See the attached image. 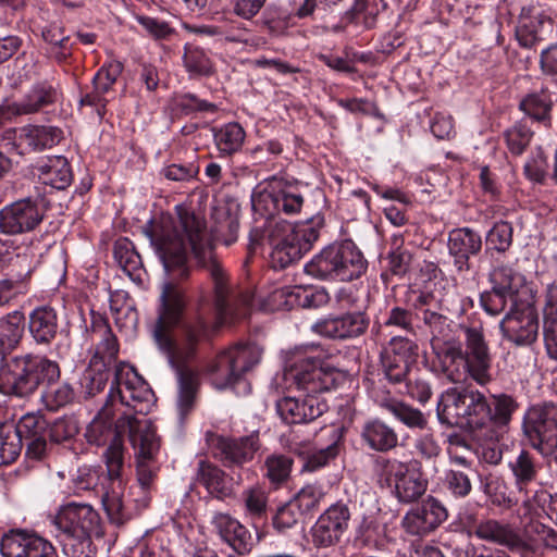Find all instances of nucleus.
I'll use <instances>...</instances> for the list:
<instances>
[{
    "label": "nucleus",
    "instance_id": "obj_1",
    "mask_svg": "<svg viewBox=\"0 0 557 557\" xmlns=\"http://www.w3.org/2000/svg\"><path fill=\"white\" fill-rule=\"evenodd\" d=\"M151 243L160 257L165 272L172 280L185 278L189 274L187 267V246L199 268L206 269L214 284V307L207 305L206 296H200L195 313L183 325L181 342L173 338V330L178 324L185 308L182 292L173 282L163 284L160 295L161 306L158 319L152 327V338L159 350L168 358L175 370L178 384L177 409L181 419L193 409L198 375L191 361L198 344L208 338L211 331L222 324L231 310L225 274L221 268L211 236L202 219L188 211H180L177 220L162 218L151 232Z\"/></svg>",
    "mask_w": 557,
    "mask_h": 557
},
{
    "label": "nucleus",
    "instance_id": "obj_2",
    "mask_svg": "<svg viewBox=\"0 0 557 557\" xmlns=\"http://www.w3.org/2000/svg\"><path fill=\"white\" fill-rule=\"evenodd\" d=\"M153 397L148 383L126 362L115 367L107 403L87 426L85 437L89 444L108 445L103 453L109 485L102 495L103 508L111 522L122 524L132 512L125 499L123 480L124 449L123 434L139 431L143 421H150L145 416L136 417L131 410L144 413Z\"/></svg>",
    "mask_w": 557,
    "mask_h": 557
},
{
    "label": "nucleus",
    "instance_id": "obj_3",
    "mask_svg": "<svg viewBox=\"0 0 557 557\" xmlns=\"http://www.w3.org/2000/svg\"><path fill=\"white\" fill-rule=\"evenodd\" d=\"M418 319L429 327L433 335L431 341L435 363L440 372L454 383L470 377L476 384L484 386L493 380V356L481 324L459 325L463 335V349L457 341H441L447 327V318L436 311L423 309Z\"/></svg>",
    "mask_w": 557,
    "mask_h": 557
},
{
    "label": "nucleus",
    "instance_id": "obj_4",
    "mask_svg": "<svg viewBox=\"0 0 557 557\" xmlns=\"http://www.w3.org/2000/svg\"><path fill=\"white\" fill-rule=\"evenodd\" d=\"M284 379L302 395L283 397L276 401V412L287 424L307 423L319 418L327 409L319 396L330 388L333 379L322 368L319 359L295 354L288 360Z\"/></svg>",
    "mask_w": 557,
    "mask_h": 557
},
{
    "label": "nucleus",
    "instance_id": "obj_5",
    "mask_svg": "<svg viewBox=\"0 0 557 557\" xmlns=\"http://www.w3.org/2000/svg\"><path fill=\"white\" fill-rule=\"evenodd\" d=\"M474 534L483 541L505 546L520 557H539L540 547L536 541L557 550V532L534 519L523 523L522 532L510 523L486 519L475 525Z\"/></svg>",
    "mask_w": 557,
    "mask_h": 557
},
{
    "label": "nucleus",
    "instance_id": "obj_6",
    "mask_svg": "<svg viewBox=\"0 0 557 557\" xmlns=\"http://www.w3.org/2000/svg\"><path fill=\"white\" fill-rule=\"evenodd\" d=\"M323 225L324 219L320 214L297 225L284 221L271 223L268 239L273 265L284 269L299 260L318 240Z\"/></svg>",
    "mask_w": 557,
    "mask_h": 557
},
{
    "label": "nucleus",
    "instance_id": "obj_7",
    "mask_svg": "<svg viewBox=\"0 0 557 557\" xmlns=\"http://www.w3.org/2000/svg\"><path fill=\"white\" fill-rule=\"evenodd\" d=\"M54 524L64 536V549L73 557H89L91 539L103 536L100 516L89 504L62 506Z\"/></svg>",
    "mask_w": 557,
    "mask_h": 557
},
{
    "label": "nucleus",
    "instance_id": "obj_8",
    "mask_svg": "<svg viewBox=\"0 0 557 557\" xmlns=\"http://www.w3.org/2000/svg\"><path fill=\"white\" fill-rule=\"evenodd\" d=\"M436 411L441 423L471 430L484 426L491 418L484 394L469 387L447 388L440 396Z\"/></svg>",
    "mask_w": 557,
    "mask_h": 557
},
{
    "label": "nucleus",
    "instance_id": "obj_9",
    "mask_svg": "<svg viewBox=\"0 0 557 557\" xmlns=\"http://www.w3.org/2000/svg\"><path fill=\"white\" fill-rule=\"evenodd\" d=\"M368 261L351 240L333 243L306 264V272L321 280L349 282L363 275Z\"/></svg>",
    "mask_w": 557,
    "mask_h": 557
},
{
    "label": "nucleus",
    "instance_id": "obj_10",
    "mask_svg": "<svg viewBox=\"0 0 557 557\" xmlns=\"http://www.w3.org/2000/svg\"><path fill=\"white\" fill-rule=\"evenodd\" d=\"M263 349L255 344H238L221 352L211 367V382L218 389L232 387L239 395L251 389L245 374L261 360Z\"/></svg>",
    "mask_w": 557,
    "mask_h": 557
},
{
    "label": "nucleus",
    "instance_id": "obj_11",
    "mask_svg": "<svg viewBox=\"0 0 557 557\" xmlns=\"http://www.w3.org/2000/svg\"><path fill=\"white\" fill-rule=\"evenodd\" d=\"M90 338L95 350L84 373L83 385L89 396L104 389L109 380V367L116 360L119 344L108 322L101 317L92 320Z\"/></svg>",
    "mask_w": 557,
    "mask_h": 557
},
{
    "label": "nucleus",
    "instance_id": "obj_12",
    "mask_svg": "<svg viewBox=\"0 0 557 557\" xmlns=\"http://www.w3.org/2000/svg\"><path fill=\"white\" fill-rule=\"evenodd\" d=\"M305 199L300 185L289 183L283 180H272V182L262 190L256 191L251 196V206L256 213L260 214L271 224L276 213L294 215L300 212ZM275 222L272 221V225Z\"/></svg>",
    "mask_w": 557,
    "mask_h": 557
},
{
    "label": "nucleus",
    "instance_id": "obj_13",
    "mask_svg": "<svg viewBox=\"0 0 557 557\" xmlns=\"http://www.w3.org/2000/svg\"><path fill=\"white\" fill-rule=\"evenodd\" d=\"M139 431L132 432V445L137 458V487L140 490V497L134 499L138 506L147 507L150 502V491L157 478L158 467L153 462L159 451L160 441L156 434L151 421H143Z\"/></svg>",
    "mask_w": 557,
    "mask_h": 557
},
{
    "label": "nucleus",
    "instance_id": "obj_14",
    "mask_svg": "<svg viewBox=\"0 0 557 557\" xmlns=\"http://www.w3.org/2000/svg\"><path fill=\"white\" fill-rule=\"evenodd\" d=\"M524 436L543 457L557 448V405L545 403L531 407L522 422Z\"/></svg>",
    "mask_w": 557,
    "mask_h": 557
},
{
    "label": "nucleus",
    "instance_id": "obj_15",
    "mask_svg": "<svg viewBox=\"0 0 557 557\" xmlns=\"http://www.w3.org/2000/svg\"><path fill=\"white\" fill-rule=\"evenodd\" d=\"M380 475L401 503L418 500L426 491L428 482L421 472L411 465L397 459H385L381 462Z\"/></svg>",
    "mask_w": 557,
    "mask_h": 557
},
{
    "label": "nucleus",
    "instance_id": "obj_16",
    "mask_svg": "<svg viewBox=\"0 0 557 557\" xmlns=\"http://www.w3.org/2000/svg\"><path fill=\"white\" fill-rule=\"evenodd\" d=\"M45 216L38 200L24 198L0 209V234L18 235L34 231Z\"/></svg>",
    "mask_w": 557,
    "mask_h": 557
},
{
    "label": "nucleus",
    "instance_id": "obj_17",
    "mask_svg": "<svg viewBox=\"0 0 557 557\" xmlns=\"http://www.w3.org/2000/svg\"><path fill=\"white\" fill-rule=\"evenodd\" d=\"M260 447L258 432L240 437L215 436L212 441L214 457L228 469L243 468L252 461Z\"/></svg>",
    "mask_w": 557,
    "mask_h": 557
},
{
    "label": "nucleus",
    "instance_id": "obj_18",
    "mask_svg": "<svg viewBox=\"0 0 557 557\" xmlns=\"http://www.w3.org/2000/svg\"><path fill=\"white\" fill-rule=\"evenodd\" d=\"M539 326L537 311L532 305L511 308L499 322L503 337L517 346L533 344L539 335Z\"/></svg>",
    "mask_w": 557,
    "mask_h": 557
},
{
    "label": "nucleus",
    "instance_id": "obj_19",
    "mask_svg": "<svg viewBox=\"0 0 557 557\" xmlns=\"http://www.w3.org/2000/svg\"><path fill=\"white\" fill-rule=\"evenodd\" d=\"M350 510L342 502L331 505L312 525L310 533L317 547H330L337 544L348 529Z\"/></svg>",
    "mask_w": 557,
    "mask_h": 557
},
{
    "label": "nucleus",
    "instance_id": "obj_20",
    "mask_svg": "<svg viewBox=\"0 0 557 557\" xmlns=\"http://www.w3.org/2000/svg\"><path fill=\"white\" fill-rule=\"evenodd\" d=\"M35 392L32 354L9 359L0 369V393L26 397Z\"/></svg>",
    "mask_w": 557,
    "mask_h": 557
},
{
    "label": "nucleus",
    "instance_id": "obj_21",
    "mask_svg": "<svg viewBox=\"0 0 557 557\" xmlns=\"http://www.w3.org/2000/svg\"><path fill=\"white\" fill-rule=\"evenodd\" d=\"M3 557H57L55 548L46 539L25 530H11L0 543Z\"/></svg>",
    "mask_w": 557,
    "mask_h": 557
},
{
    "label": "nucleus",
    "instance_id": "obj_22",
    "mask_svg": "<svg viewBox=\"0 0 557 557\" xmlns=\"http://www.w3.org/2000/svg\"><path fill=\"white\" fill-rule=\"evenodd\" d=\"M369 324L370 319L364 312L354 311L319 320L311 331L332 339H351L363 335Z\"/></svg>",
    "mask_w": 557,
    "mask_h": 557
},
{
    "label": "nucleus",
    "instance_id": "obj_23",
    "mask_svg": "<svg viewBox=\"0 0 557 557\" xmlns=\"http://www.w3.org/2000/svg\"><path fill=\"white\" fill-rule=\"evenodd\" d=\"M508 469L512 474L516 490L525 496V499L522 502V516L527 517L532 510V504L529 498V487L537 482L543 465L535 454L522 448L508 461Z\"/></svg>",
    "mask_w": 557,
    "mask_h": 557
},
{
    "label": "nucleus",
    "instance_id": "obj_24",
    "mask_svg": "<svg viewBox=\"0 0 557 557\" xmlns=\"http://www.w3.org/2000/svg\"><path fill=\"white\" fill-rule=\"evenodd\" d=\"M62 131L50 125H26L20 128H11L7 132V139H13V146L17 153L25 154L29 151H40L59 144L62 139Z\"/></svg>",
    "mask_w": 557,
    "mask_h": 557
},
{
    "label": "nucleus",
    "instance_id": "obj_25",
    "mask_svg": "<svg viewBox=\"0 0 557 557\" xmlns=\"http://www.w3.org/2000/svg\"><path fill=\"white\" fill-rule=\"evenodd\" d=\"M446 519V508L436 498L429 497L421 506L407 512L401 524L407 533L421 536L434 531Z\"/></svg>",
    "mask_w": 557,
    "mask_h": 557
},
{
    "label": "nucleus",
    "instance_id": "obj_26",
    "mask_svg": "<svg viewBox=\"0 0 557 557\" xmlns=\"http://www.w3.org/2000/svg\"><path fill=\"white\" fill-rule=\"evenodd\" d=\"M553 20L533 7H523L516 27V38L523 48L531 49L546 39L553 29Z\"/></svg>",
    "mask_w": 557,
    "mask_h": 557
},
{
    "label": "nucleus",
    "instance_id": "obj_27",
    "mask_svg": "<svg viewBox=\"0 0 557 557\" xmlns=\"http://www.w3.org/2000/svg\"><path fill=\"white\" fill-rule=\"evenodd\" d=\"M447 248L455 268L459 272L469 271L470 258L482 249V237L470 227L454 228L448 233Z\"/></svg>",
    "mask_w": 557,
    "mask_h": 557
},
{
    "label": "nucleus",
    "instance_id": "obj_28",
    "mask_svg": "<svg viewBox=\"0 0 557 557\" xmlns=\"http://www.w3.org/2000/svg\"><path fill=\"white\" fill-rule=\"evenodd\" d=\"M33 174L41 184L53 189H65L73 180L71 166L63 156L40 158L33 165Z\"/></svg>",
    "mask_w": 557,
    "mask_h": 557
},
{
    "label": "nucleus",
    "instance_id": "obj_29",
    "mask_svg": "<svg viewBox=\"0 0 557 557\" xmlns=\"http://www.w3.org/2000/svg\"><path fill=\"white\" fill-rule=\"evenodd\" d=\"M211 524L220 539L235 552L242 554L248 550L251 534L237 519L225 512H214Z\"/></svg>",
    "mask_w": 557,
    "mask_h": 557
},
{
    "label": "nucleus",
    "instance_id": "obj_30",
    "mask_svg": "<svg viewBox=\"0 0 557 557\" xmlns=\"http://www.w3.org/2000/svg\"><path fill=\"white\" fill-rule=\"evenodd\" d=\"M360 436L369 449L379 453L388 451L398 444V434L394 428L377 418L364 422Z\"/></svg>",
    "mask_w": 557,
    "mask_h": 557
},
{
    "label": "nucleus",
    "instance_id": "obj_31",
    "mask_svg": "<svg viewBox=\"0 0 557 557\" xmlns=\"http://www.w3.org/2000/svg\"><path fill=\"white\" fill-rule=\"evenodd\" d=\"M28 330L36 344L49 345L58 335L57 311L48 306L34 309L29 314Z\"/></svg>",
    "mask_w": 557,
    "mask_h": 557
},
{
    "label": "nucleus",
    "instance_id": "obj_32",
    "mask_svg": "<svg viewBox=\"0 0 557 557\" xmlns=\"http://www.w3.org/2000/svg\"><path fill=\"white\" fill-rule=\"evenodd\" d=\"M375 403L409 429L422 430L428 424V418L421 410L389 394L377 396Z\"/></svg>",
    "mask_w": 557,
    "mask_h": 557
},
{
    "label": "nucleus",
    "instance_id": "obj_33",
    "mask_svg": "<svg viewBox=\"0 0 557 557\" xmlns=\"http://www.w3.org/2000/svg\"><path fill=\"white\" fill-rule=\"evenodd\" d=\"M57 89L48 83H39L32 87L25 97L11 103L9 110L13 114H33L57 100Z\"/></svg>",
    "mask_w": 557,
    "mask_h": 557
},
{
    "label": "nucleus",
    "instance_id": "obj_34",
    "mask_svg": "<svg viewBox=\"0 0 557 557\" xmlns=\"http://www.w3.org/2000/svg\"><path fill=\"white\" fill-rule=\"evenodd\" d=\"M490 282L498 292L510 296V301L516 304L517 297L527 287L525 276L512 265L499 262L490 273Z\"/></svg>",
    "mask_w": 557,
    "mask_h": 557
},
{
    "label": "nucleus",
    "instance_id": "obj_35",
    "mask_svg": "<svg viewBox=\"0 0 557 557\" xmlns=\"http://www.w3.org/2000/svg\"><path fill=\"white\" fill-rule=\"evenodd\" d=\"M553 100L546 89L527 95L519 103V109L532 121L550 127L553 123Z\"/></svg>",
    "mask_w": 557,
    "mask_h": 557
},
{
    "label": "nucleus",
    "instance_id": "obj_36",
    "mask_svg": "<svg viewBox=\"0 0 557 557\" xmlns=\"http://www.w3.org/2000/svg\"><path fill=\"white\" fill-rule=\"evenodd\" d=\"M213 232L216 237L223 238L225 245H232L237 239L239 228L237 210L227 205H219L212 211Z\"/></svg>",
    "mask_w": 557,
    "mask_h": 557
},
{
    "label": "nucleus",
    "instance_id": "obj_37",
    "mask_svg": "<svg viewBox=\"0 0 557 557\" xmlns=\"http://www.w3.org/2000/svg\"><path fill=\"white\" fill-rule=\"evenodd\" d=\"M294 460L288 455L273 453L265 457L263 476L275 487L286 482L290 475Z\"/></svg>",
    "mask_w": 557,
    "mask_h": 557
},
{
    "label": "nucleus",
    "instance_id": "obj_38",
    "mask_svg": "<svg viewBox=\"0 0 557 557\" xmlns=\"http://www.w3.org/2000/svg\"><path fill=\"white\" fill-rule=\"evenodd\" d=\"M25 315L14 310L0 318V339L7 348H15L24 334Z\"/></svg>",
    "mask_w": 557,
    "mask_h": 557
},
{
    "label": "nucleus",
    "instance_id": "obj_39",
    "mask_svg": "<svg viewBox=\"0 0 557 557\" xmlns=\"http://www.w3.org/2000/svg\"><path fill=\"white\" fill-rule=\"evenodd\" d=\"M183 64L190 77L209 76L213 73L211 59L199 47L185 45Z\"/></svg>",
    "mask_w": 557,
    "mask_h": 557
},
{
    "label": "nucleus",
    "instance_id": "obj_40",
    "mask_svg": "<svg viewBox=\"0 0 557 557\" xmlns=\"http://www.w3.org/2000/svg\"><path fill=\"white\" fill-rule=\"evenodd\" d=\"M245 135L238 123H227L214 133L215 145L221 153L230 156L242 148Z\"/></svg>",
    "mask_w": 557,
    "mask_h": 557
},
{
    "label": "nucleus",
    "instance_id": "obj_41",
    "mask_svg": "<svg viewBox=\"0 0 557 557\" xmlns=\"http://www.w3.org/2000/svg\"><path fill=\"white\" fill-rule=\"evenodd\" d=\"M197 478L211 494H215L218 497L230 494V490L225 485V473L216 466L203 460L199 461Z\"/></svg>",
    "mask_w": 557,
    "mask_h": 557
},
{
    "label": "nucleus",
    "instance_id": "obj_42",
    "mask_svg": "<svg viewBox=\"0 0 557 557\" xmlns=\"http://www.w3.org/2000/svg\"><path fill=\"white\" fill-rule=\"evenodd\" d=\"M33 376L36 391L40 385L57 383L61 376V370L57 361L46 356L32 355Z\"/></svg>",
    "mask_w": 557,
    "mask_h": 557
},
{
    "label": "nucleus",
    "instance_id": "obj_43",
    "mask_svg": "<svg viewBox=\"0 0 557 557\" xmlns=\"http://www.w3.org/2000/svg\"><path fill=\"white\" fill-rule=\"evenodd\" d=\"M329 434L332 440L331 444L309 455L304 465V470L315 471L327 465L330 460L337 456L339 451L338 444L342 438V432L337 428H331L329 430Z\"/></svg>",
    "mask_w": 557,
    "mask_h": 557
},
{
    "label": "nucleus",
    "instance_id": "obj_44",
    "mask_svg": "<svg viewBox=\"0 0 557 557\" xmlns=\"http://www.w3.org/2000/svg\"><path fill=\"white\" fill-rule=\"evenodd\" d=\"M508 151L513 156L522 154L529 147L533 132L525 124L518 122L504 132Z\"/></svg>",
    "mask_w": 557,
    "mask_h": 557
},
{
    "label": "nucleus",
    "instance_id": "obj_45",
    "mask_svg": "<svg viewBox=\"0 0 557 557\" xmlns=\"http://www.w3.org/2000/svg\"><path fill=\"white\" fill-rule=\"evenodd\" d=\"M113 255L122 270L131 275L139 269L141 259L135 247L127 238H120L114 244Z\"/></svg>",
    "mask_w": 557,
    "mask_h": 557
},
{
    "label": "nucleus",
    "instance_id": "obj_46",
    "mask_svg": "<svg viewBox=\"0 0 557 557\" xmlns=\"http://www.w3.org/2000/svg\"><path fill=\"white\" fill-rule=\"evenodd\" d=\"M325 497L321 485L308 484L304 486L290 500L301 513H308L319 508Z\"/></svg>",
    "mask_w": 557,
    "mask_h": 557
},
{
    "label": "nucleus",
    "instance_id": "obj_47",
    "mask_svg": "<svg viewBox=\"0 0 557 557\" xmlns=\"http://www.w3.org/2000/svg\"><path fill=\"white\" fill-rule=\"evenodd\" d=\"M74 397V389L72 385L66 382L48 385L42 394V399L47 408L52 411L71 404Z\"/></svg>",
    "mask_w": 557,
    "mask_h": 557
},
{
    "label": "nucleus",
    "instance_id": "obj_48",
    "mask_svg": "<svg viewBox=\"0 0 557 557\" xmlns=\"http://www.w3.org/2000/svg\"><path fill=\"white\" fill-rule=\"evenodd\" d=\"M243 500L247 515L252 518H261L267 512L268 493L259 486H251L243 492Z\"/></svg>",
    "mask_w": 557,
    "mask_h": 557
},
{
    "label": "nucleus",
    "instance_id": "obj_49",
    "mask_svg": "<svg viewBox=\"0 0 557 557\" xmlns=\"http://www.w3.org/2000/svg\"><path fill=\"white\" fill-rule=\"evenodd\" d=\"M295 286L275 288L261 301L265 311L290 310L295 308Z\"/></svg>",
    "mask_w": 557,
    "mask_h": 557
},
{
    "label": "nucleus",
    "instance_id": "obj_50",
    "mask_svg": "<svg viewBox=\"0 0 557 557\" xmlns=\"http://www.w3.org/2000/svg\"><path fill=\"white\" fill-rule=\"evenodd\" d=\"M13 431L16 432L17 437L21 438V444L23 445V440L47 434L48 422L42 416L27 413L21 418L18 424L13 429Z\"/></svg>",
    "mask_w": 557,
    "mask_h": 557
},
{
    "label": "nucleus",
    "instance_id": "obj_51",
    "mask_svg": "<svg viewBox=\"0 0 557 557\" xmlns=\"http://www.w3.org/2000/svg\"><path fill=\"white\" fill-rule=\"evenodd\" d=\"M493 410L491 409V418L487 422L503 428L508 425L511 420L512 413L516 411L518 405L511 396L502 394L494 397Z\"/></svg>",
    "mask_w": 557,
    "mask_h": 557
},
{
    "label": "nucleus",
    "instance_id": "obj_52",
    "mask_svg": "<svg viewBox=\"0 0 557 557\" xmlns=\"http://www.w3.org/2000/svg\"><path fill=\"white\" fill-rule=\"evenodd\" d=\"M512 244V226L508 222H497L486 235V245L490 249L505 252Z\"/></svg>",
    "mask_w": 557,
    "mask_h": 557
},
{
    "label": "nucleus",
    "instance_id": "obj_53",
    "mask_svg": "<svg viewBox=\"0 0 557 557\" xmlns=\"http://www.w3.org/2000/svg\"><path fill=\"white\" fill-rule=\"evenodd\" d=\"M22 448L21 438L13 428L0 429V466L13 462Z\"/></svg>",
    "mask_w": 557,
    "mask_h": 557
},
{
    "label": "nucleus",
    "instance_id": "obj_54",
    "mask_svg": "<svg viewBox=\"0 0 557 557\" xmlns=\"http://www.w3.org/2000/svg\"><path fill=\"white\" fill-rule=\"evenodd\" d=\"M444 485L457 498L467 497L472 490L470 476L463 471L454 469L446 471Z\"/></svg>",
    "mask_w": 557,
    "mask_h": 557
},
{
    "label": "nucleus",
    "instance_id": "obj_55",
    "mask_svg": "<svg viewBox=\"0 0 557 557\" xmlns=\"http://www.w3.org/2000/svg\"><path fill=\"white\" fill-rule=\"evenodd\" d=\"M295 308H318L329 300L327 293L323 288L295 286Z\"/></svg>",
    "mask_w": 557,
    "mask_h": 557
},
{
    "label": "nucleus",
    "instance_id": "obj_56",
    "mask_svg": "<svg viewBox=\"0 0 557 557\" xmlns=\"http://www.w3.org/2000/svg\"><path fill=\"white\" fill-rule=\"evenodd\" d=\"M77 421L72 417L57 419L48 425V436L53 443H61L73 438L78 433Z\"/></svg>",
    "mask_w": 557,
    "mask_h": 557
},
{
    "label": "nucleus",
    "instance_id": "obj_57",
    "mask_svg": "<svg viewBox=\"0 0 557 557\" xmlns=\"http://www.w3.org/2000/svg\"><path fill=\"white\" fill-rule=\"evenodd\" d=\"M412 363L392 357L388 354H382V367L386 379L394 384L403 382L409 372Z\"/></svg>",
    "mask_w": 557,
    "mask_h": 557
},
{
    "label": "nucleus",
    "instance_id": "obj_58",
    "mask_svg": "<svg viewBox=\"0 0 557 557\" xmlns=\"http://www.w3.org/2000/svg\"><path fill=\"white\" fill-rule=\"evenodd\" d=\"M44 39L52 45V52L59 61H63L70 54L69 37L64 35L63 29L58 25H50L42 30Z\"/></svg>",
    "mask_w": 557,
    "mask_h": 557
},
{
    "label": "nucleus",
    "instance_id": "obj_59",
    "mask_svg": "<svg viewBox=\"0 0 557 557\" xmlns=\"http://www.w3.org/2000/svg\"><path fill=\"white\" fill-rule=\"evenodd\" d=\"M123 65L121 62L113 61L110 62L97 72L95 75L92 83L94 87L98 91L108 92L111 87L114 85L119 76L122 74Z\"/></svg>",
    "mask_w": 557,
    "mask_h": 557
},
{
    "label": "nucleus",
    "instance_id": "obj_60",
    "mask_svg": "<svg viewBox=\"0 0 557 557\" xmlns=\"http://www.w3.org/2000/svg\"><path fill=\"white\" fill-rule=\"evenodd\" d=\"M417 351L418 345L409 338L401 336L393 337L384 350L385 354H388L392 357H396L411 363L416 361V357L418 355Z\"/></svg>",
    "mask_w": 557,
    "mask_h": 557
},
{
    "label": "nucleus",
    "instance_id": "obj_61",
    "mask_svg": "<svg viewBox=\"0 0 557 557\" xmlns=\"http://www.w3.org/2000/svg\"><path fill=\"white\" fill-rule=\"evenodd\" d=\"M508 301H510V296L498 292L497 288L493 286L491 290L484 292L480 296L481 307L492 317L500 314L505 310Z\"/></svg>",
    "mask_w": 557,
    "mask_h": 557
},
{
    "label": "nucleus",
    "instance_id": "obj_62",
    "mask_svg": "<svg viewBox=\"0 0 557 557\" xmlns=\"http://www.w3.org/2000/svg\"><path fill=\"white\" fill-rule=\"evenodd\" d=\"M300 515L302 513L289 502L277 510L273 518V524L278 531H285L298 522Z\"/></svg>",
    "mask_w": 557,
    "mask_h": 557
},
{
    "label": "nucleus",
    "instance_id": "obj_63",
    "mask_svg": "<svg viewBox=\"0 0 557 557\" xmlns=\"http://www.w3.org/2000/svg\"><path fill=\"white\" fill-rule=\"evenodd\" d=\"M540 70L545 76H557V44L543 49L539 59Z\"/></svg>",
    "mask_w": 557,
    "mask_h": 557
},
{
    "label": "nucleus",
    "instance_id": "obj_64",
    "mask_svg": "<svg viewBox=\"0 0 557 557\" xmlns=\"http://www.w3.org/2000/svg\"><path fill=\"white\" fill-rule=\"evenodd\" d=\"M543 338L547 356L557 360V320L548 319L544 321Z\"/></svg>",
    "mask_w": 557,
    "mask_h": 557
}]
</instances>
